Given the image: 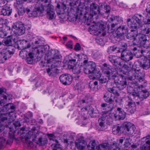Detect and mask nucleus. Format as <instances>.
I'll return each instance as SVG.
<instances>
[{"label": "nucleus", "instance_id": "nucleus-1", "mask_svg": "<svg viewBox=\"0 0 150 150\" xmlns=\"http://www.w3.org/2000/svg\"><path fill=\"white\" fill-rule=\"evenodd\" d=\"M76 10L77 12L74 14L76 19L81 20L83 18L85 20L84 23L88 25H90L94 16L97 13L102 14L98 5L93 3L90 5V11L88 12H86V9L81 7L76 8Z\"/></svg>", "mask_w": 150, "mask_h": 150}, {"label": "nucleus", "instance_id": "nucleus-2", "mask_svg": "<svg viewBox=\"0 0 150 150\" xmlns=\"http://www.w3.org/2000/svg\"><path fill=\"white\" fill-rule=\"evenodd\" d=\"M7 100V97L6 95H3L0 99V134L4 129L3 124L4 121L7 120L9 114L15 110V108L12 104L4 105Z\"/></svg>", "mask_w": 150, "mask_h": 150}, {"label": "nucleus", "instance_id": "nucleus-3", "mask_svg": "<svg viewBox=\"0 0 150 150\" xmlns=\"http://www.w3.org/2000/svg\"><path fill=\"white\" fill-rule=\"evenodd\" d=\"M141 88L142 87L139 85L137 82L136 83L129 82L127 86V91L129 93L130 96L133 97V99L139 98L142 101L148 97L149 93L146 90H142L140 92Z\"/></svg>", "mask_w": 150, "mask_h": 150}, {"label": "nucleus", "instance_id": "nucleus-4", "mask_svg": "<svg viewBox=\"0 0 150 150\" xmlns=\"http://www.w3.org/2000/svg\"><path fill=\"white\" fill-rule=\"evenodd\" d=\"M25 128L23 127L20 129V131H22L23 133L22 134V137L25 139L24 143L27 144L28 146H32L33 145V142L30 141V140L34 142H35L39 144L40 146H44L47 143V140L45 138H42V137L40 138L38 141L36 139V136L34 132H33L29 131L27 133H25L24 132Z\"/></svg>", "mask_w": 150, "mask_h": 150}, {"label": "nucleus", "instance_id": "nucleus-5", "mask_svg": "<svg viewBox=\"0 0 150 150\" xmlns=\"http://www.w3.org/2000/svg\"><path fill=\"white\" fill-rule=\"evenodd\" d=\"M134 124L130 122H125L120 126L119 125L115 126L112 129L113 133L115 135H120L122 133L125 134L131 135L135 130Z\"/></svg>", "mask_w": 150, "mask_h": 150}, {"label": "nucleus", "instance_id": "nucleus-6", "mask_svg": "<svg viewBox=\"0 0 150 150\" xmlns=\"http://www.w3.org/2000/svg\"><path fill=\"white\" fill-rule=\"evenodd\" d=\"M144 20V17L142 15L136 13L131 19H127V25L132 29L138 30L143 24Z\"/></svg>", "mask_w": 150, "mask_h": 150}, {"label": "nucleus", "instance_id": "nucleus-7", "mask_svg": "<svg viewBox=\"0 0 150 150\" xmlns=\"http://www.w3.org/2000/svg\"><path fill=\"white\" fill-rule=\"evenodd\" d=\"M63 3H59L56 7L57 13L59 15L68 13L69 14L73 12V4L71 0H63Z\"/></svg>", "mask_w": 150, "mask_h": 150}, {"label": "nucleus", "instance_id": "nucleus-8", "mask_svg": "<svg viewBox=\"0 0 150 150\" xmlns=\"http://www.w3.org/2000/svg\"><path fill=\"white\" fill-rule=\"evenodd\" d=\"M108 105L105 110L102 112V116L98 120L100 130L103 131L105 129V122L110 117L109 112L112 111L113 108V105Z\"/></svg>", "mask_w": 150, "mask_h": 150}, {"label": "nucleus", "instance_id": "nucleus-9", "mask_svg": "<svg viewBox=\"0 0 150 150\" xmlns=\"http://www.w3.org/2000/svg\"><path fill=\"white\" fill-rule=\"evenodd\" d=\"M81 59L84 64L83 66V71L86 74H93L96 69V64L93 62H87L88 58L87 56L83 55Z\"/></svg>", "mask_w": 150, "mask_h": 150}, {"label": "nucleus", "instance_id": "nucleus-10", "mask_svg": "<svg viewBox=\"0 0 150 150\" xmlns=\"http://www.w3.org/2000/svg\"><path fill=\"white\" fill-rule=\"evenodd\" d=\"M15 47L12 45L8 46L3 52H0V63H3L11 57L14 53Z\"/></svg>", "mask_w": 150, "mask_h": 150}, {"label": "nucleus", "instance_id": "nucleus-11", "mask_svg": "<svg viewBox=\"0 0 150 150\" xmlns=\"http://www.w3.org/2000/svg\"><path fill=\"white\" fill-rule=\"evenodd\" d=\"M44 5L42 4H40V1H38L36 4L35 9V10L33 11H30V9L26 8L25 9L26 13L28 14L29 17H37L38 16V12L40 13H43L45 10Z\"/></svg>", "mask_w": 150, "mask_h": 150}, {"label": "nucleus", "instance_id": "nucleus-12", "mask_svg": "<svg viewBox=\"0 0 150 150\" xmlns=\"http://www.w3.org/2000/svg\"><path fill=\"white\" fill-rule=\"evenodd\" d=\"M60 58L59 52L57 50L52 49L48 51L45 54V59L47 63H55L54 60Z\"/></svg>", "mask_w": 150, "mask_h": 150}, {"label": "nucleus", "instance_id": "nucleus-13", "mask_svg": "<svg viewBox=\"0 0 150 150\" xmlns=\"http://www.w3.org/2000/svg\"><path fill=\"white\" fill-rule=\"evenodd\" d=\"M134 72L133 76L137 81L134 82L133 81L131 82L136 83L137 82L139 85H140L141 87H145L146 86V83L144 79V73L141 72L140 71H133Z\"/></svg>", "mask_w": 150, "mask_h": 150}, {"label": "nucleus", "instance_id": "nucleus-14", "mask_svg": "<svg viewBox=\"0 0 150 150\" xmlns=\"http://www.w3.org/2000/svg\"><path fill=\"white\" fill-rule=\"evenodd\" d=\"M54 62H48L44 63L42 65L43 67L46 66V70L49 75L52 77L58 73L57 67L55 64L56 63Z\"/></svg>", "mask_w": 150, "mask_h": 150}, {"label": "nucleus", "instance_id": "nucleus-15", "mask_svg": "<svg viewBox=\"0 0 150 150\" xmlns=\"http://www.w3.org/2000/svg\"><path fill=\"white\" fill-rule=\"evenodd\" d=\"M15 34L18 35H21L25 32V28L22 23L20 22L14 23L12 26Z\"/></svg>", "mask_w": 150, "mask_h": 150}, {"label": "nucleus", "instance_id": "nucleus-16", "mask_svg": "<svg viewBox=\"0 0 150 150\" xmlns=\"http://www.w3.org/2000/svg\"><path fill=\"white\" fill-rule=\"evenodd\" d=\"M127 98L128 100H126L125 109H126L127 111L128 112L133 114L136 109L135 103L132 100L133 97H131L129 96Z\"/></svg>", "mask_w": 150, "mask_h": 150}, {"label": "nucleus", "instance_id": "nucleus-17", "mask_svg": "<svg viewBox=\"0 0 150 150\" xmlns=\"http://www.w3.org/2000/svg\"><path fill=\"white\" fill-rule=\"evenodd\" d=\"M19 55L23 57L26 56V60L28 64H33L35 62V59L34 57V54L32 52H28L27 50H24L20 51Z\"/></svg>", "mask_w": 150, "mask_h": 150}, {"label": "nucleus", "instance_id": "nucleus-18", "mask_svg": "<svg viewBox=\"0 0 150 150\" xmlns=\"http://www.w3.org/2000/svg\"><path fill=\"white\" fill-rule=\"evenodd\" d=\"M104 25L100 23L98 25L94 24L91 26L89 28V31L95 35H98L103 31L104 28Z\"/></svg>", "mask_w": 150, "mask_h": 150}, {"label": "nucleus", "instance_id": "nucleus-19", "mask_svg": "<svg viewBox=\"0 0 150 150\" xmlns=\"http://www.w3.org/2000/svg\"><path fill=\"white\" fill-rule=\"evenodd\" d=\"M13 42L17 44V48L19 50H26L27 49L30 47V45L28 41L24 39L17 40L14 38Z\"/></svg>", "mask_w": 150, "mask_h": 150}, {"label": "nucleus", "instance_id": "nucleus-20", "mask_svg": "<svg viewBox=\"0 0 150 150\" xmlns=\"http://www.w3.org/2000/svg\"><path fill=\"white\" fill-rule=\"evenodd\" d=\"M112 116L116 120H122L125 117L126 113L122 108H118L117 111L112 113Z\"/></svg>", "mask_w": 150, "mask_h": 150}, {"label": "nucleus", "instance_id": "nucleus-21", "mask_svg": "<svg viewBox=\"0 0 150 150\" xmlns=\"http://www.w3.org/2000/svg\"><path fill=\"white\" fill-rule=\"evenodd\" d=\"M109 61L114 65L118 68L123 66L122 62L120 57L114 55H110L108 57Z\"/></svg>", "mask_w": 150, "mask_h": 150}, {"label": "nucleus", "instance_id": "nucleus-22", "mask_svg": "<svg viewBox=\"0 0 150 150\" xmlns=\"http://www.w3.org/2000/svg\"><path fill=\"white\" fill-rule=\"evenodd\" d=\"M103 68L104 73L108 76H111L112 77L116 71L115 68L106 63H104L103 65Z\"/></svg>", "mask_w": 150, "mask_h": 150}, {"label": "nucleus", "instance_id": "nucleus-23", "mask_svg": "<svg viewBox=\"0 0 150 150\" xmlns=\"http://www.w3.org/2000/svg\"><path fill=\"white\" fill-rule=\"evenodd\" d=\"M60 82L63 84L69 85L72 81V77L71 75L68 74L61 75L59 77Z\"/></svg>", "mask_w": 150, "mask_h": 150}, {"label": "nucleus", "instance_id": "nucleus-24", "mask_svg": "<svg viewBox=\"0 0 150 150\" xmlns=\"http://www.w3.org/2000/svg\"><path fill=\"white\" fill-rule=\"evenodd\" d=\"M142 141L143 142H145L144 145L139 148L136 147H133V150H150V139L145 137L142 139Z\"/></svg>", "mask_w": 150, "mask_h": 150}, {"label": "nucleus", "instance_id": "nucleus-25", "mask_svg": "<svg viewBox=\"0 0 150 150\" xmlns=\"http://www.w3.org/2000/svg\"><path fill=\"white\" fill-rule=\"evenodd\" d=\"M44 7H45V9L47 8V17L50 20L54 19L56 15L54 11L53 6L49 4L47 6L44 5Z\"/></svg>", "mask_w": 150, "mask_h": 150}, {"label": "nucleus", "instance_id": "nucleus-26", "mask_svg": "<svg viewBox=\"0 0 150 150\" xmlns=\"http://www.w3.org/2000/svg\"><path fill=\"white\" fill-rule=\"evenodd\" d=\"M121 59L125 62L129 61L132 60L133 57V54L131 51L129 50H125L121 54Z\"/></svg>", "mask_w": 150, "mask_h": 150}, {"label": "nucleus", "instance_id": "nucleus-27", "mask_svg": "<svg viewBox=\"0 0 150 150\" xmlns=\"http://www.w3.org/2000/svg\"><path fill=\"white\" fill-rule=\"evenodd\" d=\"M128 30L126 25L119 26L115 31V33L117 37L120 38L123 34L127 33Z\"/></svg>", "mask_w": 150, "mask_h": 150}, {"label": "nucleus", "instance_id": "nucleus-28", "mask_svg": "<svg viewBox=\"0 0 150 150\" xmlns=\"http://www.w3.org/2000/svg\"><path fill=\"white\" fill-rule=\"evenodd\" d=\"M11 33L10 28L6 25L3 26L0 28V37L4 38Z\"/></svg>", "mask_w": 150, "mask_h": 150}, {"label": "nucleus", "instance_id": "nucleus-29", "mask_svg": "<svg viewBox=\"0 0 150 150\" xmlns=\"http://www.w3.org/2000/svg\"><path fill=\"white\" fill-rule=\"evenodd\" d=\"M141 64V68L145 69H148L150 66V59H148L146 57L139 59Z\"/></svg>", "mask_w": 150, "mask_h": 150}, {"label": "nucleus", "instance_id": "nucleus-30", "mask_svg": "<svg viewBox=\"0 0 150 150\" xmlns=\"http://www.w3.org/2000/svg\"><path fill=\"white\" fill-rule=\"evenodd\" d=\"M117 75V72H116L112 77V79H114L115 83L120 82L121 83L126 82V78L124 75L122 74H119L118 76Z\"/></svg>", "mask_w": 150, "mask_h": 150}, {"label": "nucleus", "instance_id": "nucleus-31", "mask_svg": "<svg viewBox=\"0 0 150 150\" xmlns=\"http://www.w3.org/2000/svg\"><path fill=\"white\" fill-rule=\"evenodd\" d=\"M75 146L79 150H83L85 147L86 142L83 139H78L75 143Z\"/></svg>", "mask_w": 150, "mask_h": 150}, {"label": "nucleus", "instance_id": "nucleus-32", "mask_svg": "<svg viewBox=\"0 0 150 150\" xmlns=\"http://www.w3.org/2000/svg\"><path fill=\"white\" fill-rule=\"evenodd\" d=\"M15 37L17 38V37L15 35H8L6 39L3 40L1 42V45H3L6 46L7 47L10 46V45H12V41H13V39L14 38H15Z\"/></svg>", "mask_w": 150, "mask_h": 150}, {"label": "nucleus", "instance_id": "nucleus-33", "mask_svg": "<svg viewBox=\"0 0 150 150\" xmlns=\"http://www.w3.org/2000/svg\"><path fill=\"white\" fill-rule=\"evenodd\" d=\"M70 69H72V71L73 73L75 74H80L81 72V70L83 71V65H71L69 66Z\"/></svg>", "mask_w": 150, "mask_h": 150}, {"label": "nucleus", "instance_id": "nucleus-34", "mask_svg": "<svg viewBox=\"0 0 150 150\" xmlns=\"http://www.w3.org/2000/svg\"><path fill=\"white\" fill-rule=\"evenodd\" d=\"M1 11V15L4 16H9L11 15L12 13V9L9 6L6 5L5 4L2 6Z\"/></svg>", "mask_w": 150, "mask_h": 150}, {"label": "nucleus", "instance_id": "nucleus-35", "mask_svg": "<svg viewBox=\"0 0 150 150\" xmlns=\"http://www.w3.org/2000/svg\"><path fill=\"white\" fill-rule=\"evenodd\" d=\"M137 38L139 39V42L141 45H144L147 41L146 35L144 34H142L139 31L137 36Z\"/></svg>", "mask_w": 150, "mask_h": 150}, {"label": "nucleus", "instance_id": "nucleus-36", "mask_svg": "<svg viewBox=\"0 0 150 150\" xmlns=\"http://www.w3.org/2000/svg\"><path fill=\"white\" fill-rule=\"evenodd\" d=\"M135 29H133L131 30V32L128 33L126 37L129 40H133L134 39L135 37H137V36L139 33L138 32V30Z\"/></svg>", "mask_w": 150, "mask_h": 150}, {"label": "nucleus", "instance_id": "nucleus-37", "mask_svg": "<svg viewBox=\"0 0 150 150\" xmlns=\"http://www.w3.org/2000/svg\"><path fill=\"white\" fill-rule=\"evenodd\" d=\"M112 148L110 149V150H119L120 148L117 146V144H114L112 145ZM100 150H106L107 148H108V147L107 146V144L106 143H103L100 145ZM108 150H109V149Z\"/></svg>", "mask_w": 150, "mask_h": 150}, {"label": "nucleus", "instance_id": "nucleus-38", "mask_svg": "<svg viewBox=\"0 0 150 150\" xmlns=\"http://www.w3.org/2000/svg\"><path fill=\"white\" fill-rule=\"evenodd\" d=\"M88 148L90 150H100V146H97L95 140L91 141L88 146Z\"/></svg>", "mask_w": 150, "mask_h": 150}, {"label": "nucleus", "instance_id": "nucleus-39", "mask_svg": "<svg viewBox=\"0 0 150 150\" xmlns=\"http://www.w3.org/2000/svg\"><path fill=\"white\" fill-rule=\"evenodd\" d=\"M138 50L141 52V54H142V55L144 56L150 51V47L149 46L145 45H142L139 47V50Z\"/></svg>", "mask_w": 150, "mask_h": 150}, {"label": "nucleus", "instance_id": "nucleus-40", "mask_svg": "<svg viewBox=\"0 0 150 150\" xmlns=\"http://www.w3.org/2000/svg\"><path fill=\"white\" fill-rule=\"evenodd\" d=\"M140 67H141V64L139 59L134 63L132 66V70L130 71L129 72L133 71H140Z\"/></svg>", "mask_w": 150, "mask_h": 150}, {"label": "nucleus", "instance_id": "nucleus-41", "mask_svg": "<svg viewBox=\"0 0 150 150\" xmlns=\"http://www.w3.org/2000/svg\"><path fill=\"white\" fill-rule=\"evenodd\" d=\"M98 82L97 81H92L90 82L89 83V86L91 90L93 91H97L98 88Z\"/></svg>", "mask_w": 150, "mask_h": 150}, {"label": "nucleus", "instance_id": "nucleus-42", "mask_svg": "<svg viewBox=\"0 0 150 150\" xmlns=\"http://www.w3.org/2000/svg\"><path fill=\"white\" fill-rule=\"evenodd\" d=\"M120 47L118 48H117V52H121L122 53L125 50H127V45L126 43L121 42L119 43Z\"/></svg>", "mask_w": 150, "mask_h": 150}, {"label": "nucleus", "instance_id": "nucleus-43", "mask_svg": "<svg viewBox=\"0 0 150 150\" xmlns=\"http://www.w3.org/2000/svg\"><path fill=\"white\" fill-rule=\"evenodd\" d=\"M43 46L39 47L37 50L36 53L39 55H40L41 56H42L47 51V48Z\"/></svg>", "mask_w": 150, "mask_h": 150}, {"label": "nucleus", "instance_id": "nucleus-44", "mask_svg": "<svg viewBox=\"0 0 150 150\" xmlns=\"http://www.w3.org/2000/svg\"><path fill=\"white\" fill-rule=\"evenodd\" d=\"M111 76L107 75H102L98 79L99 83L103 84L107 83L109 79L110 78Z\"/></svg>", "mask_w": 150, "mask_h": 150}, {"label": "nucleus", "instance_id": "nucleus-45", "mask_svg": "<svg viewBox=\"0 0 150 150\" xmlns=\"http://www.w3.org/2000/svg\"><path fill=\"white\" fill-rule=\"evenodd\" d=\"M112 97H110L107 93H105L103 96V98L104 100L107 103H109V104H113L114 100L112 99Z\"/></svg>", "mask_w": 150, "mask_h": 150}, {"label": "nucleus", "instance_id": "nucleus-46", "mask_svg": "<svg viewBox=\"0 0 150 150\" xmlns=\"http://www.w3.org/2000/svg\"><path fill=\"white\" fill-rule=\"evenodd\" d=\"M69 62L68 64L69 65V67L71 66V65H75V64L76 62V59L74 57V54H70L69 55Z\"/></svg>", "mask_w": 150, "mask_h": 150}, {"label": "nucleus", "instance_id": "nucleus-47", "mask_svg": "<svg viewBox=\"0 0 150 150\" xmlns=\"http://www.w3.org/2000/svg\"><path fill=\"white\" fill-rule=\"evenodd\" d=\"M141 28H140L138 29L139 30H141V31L140 32L141 33H143L148 34L150 33V28L146 26H145L143 24Z\"/></svg>", "mask_w": 150, "mask_h": 150}, {"label": "nucleus", "instance_id": "nucleus-48", "mask_svg": "<svg viewBox=\"0 0 150 150\" xmlns=\"http://www.w3.org/2000/svg\"><path fill=\"white\" fill-rule=\"evenodd\" d=\"M110 20L112 21L115 22L117 23V25L122 23L123 20L122 18L119 16H114L110 18Z\"/></svg>", "mask_w": 150, "mask_h": 150}, {"label": "nucleus", "instance_id": "nucleus-49", "mask_svg": "<svg viewBox=\"0 0 150 150\" xmlns=\"http://www.w3.org/2000/svg\"><path fill=\"white\" fill-rule=\"evenodd\" d=\"M116 85V87L119 90H121L124 89L127 86V82L117 83H115Z\"/></svg>", "mask_w": 150, "mask_h": 150}, {"label": "nucleus", "instance_id": "nucleus-50", "mask_svg": "<svg viewBox=\"0 0 150 150\" xmlns=\"http://www.w3.org/2000/svg\"><path fill=\"white\" fill-rule=\"evenodd\" d=\"M59 142L58 141L57 143H56L53 142L51 145V147L52 150H60V145L58 144Z\"/></svg>", "mask_w": 150, "mask_h": 150}, {"label": "nucleus", "instance_id": "nucleus-51", "mask_svg": "<svg viewBox=\"0 0 150 150\" xmlns=\"http://www.w3.org/2000/svg\"><path fill=\"white\" fill-rule=\"evenodd\" d=\"M87 111L89 115L92 117H94L95 115H94V109L92 106L89 105L88 106Z\"/></svg>", "mask_w": 150, "mask_h": 150}, {"label": "nucleus", "instance_id": "nucleus-52", "mask_svg": "<svg viewBox=\"0 0 150 150\" xmlns=\"http://www.w3.org/2000/svg\"><path fill=\"white\" fill-rule=\"evenodd\" d=\"M17 7L18 10V14L20 16L23 15L25 12H26L25 9L22 6L20 7L19 6H17Z\"/></svg>", "mask_w": 150, "mask_h": 150}, {"label": "nucleus", "instance_id": "nucleus-53", "mask_svg": "<svg viewBox=\"0 0 150 150\" xmlns=\"http://www.w3.org/2000/svg\"><path fill=\"white\" fill-rule=\"evenodd\" d=\"M48 138L50 140V142L52 143L53 142L57 143L58 142V140L56 139V138L54 137V135L52 134H48Z\"/></svg>", "mask_w": 150, "mask_h": 150}, {"label": "nucleus", "instance_id": "nucleus-54", "mask_svg": "<svg viewBox=\"0 0 150 150\" xmlns=\"http://www.w3.org/2000/svg\"><path fill=\"white\" fill-rule=\"evenodd\" d=\"M93 74L94 77L96 79H99L103 75L101 73L100 71L97 70V69L93 73Z\"/></svg>", "mask_w": 150, "mask_h": 150}, {"label": "nucleus", "instance_id": "nucleus-55", "mask_svg": "<svg viewBox=\"0 0 150 150\" xmlns=\"http://www.w3.org/2000/svg\"><path fill=\"white\" fill-rule=\"evenodd\" d=\"M117 47L115 45H113L109 47L107 51L108 53H110L115 52L116 50L117 51Z\"/></svg>", "mask_w": 150, "mask_h": 150}, {"label": "nucleus", "instance_id": "nucleus-56", "mask_svg": "<svg viewBox=\"0 0 150 150\" xmlns=\"http://www.w3.org/2000/svg\"><path fill=\"white\" fill-rule=\"evenodd\" d=\"M108 90L110 93H112L114 94L117 95L118 94L117 91L116 89V88L114 87L112 88H108Z\"/></svg>", "mask_w": 150, "mask_h": 150}, {"label": "nucleus", "instance_id": "nucleus-57", "mask_svg": "<svg viewBox=\"0 0 150 150\" xmlns=\"http://www.w3.org/2000/svg\"><path fill=\"white\" fill-rule=\"evenodd\" d=\"M139 50V49H138V50ZM134 56L137 58H139L142 55V54H141V52H139L138 50L135 52H134Z\"/></svg>", "mask_w": 150, "mask_h": 150}, {"label": "nucleus", "instance_id": "nucleus-58", "mask_svg": "<svg viewBox=\"0 0 150 150\" xmlns=\"http://www.w3.org/2000/svg\"><path fill=\"white\" fill-rule=\"evenodd\" d=\"M6 140L3 138H0V148H1L4 146V144H5Z\"/></svg>", "mask_w": 150, "mask_h": 150}, {"label": "nucleus", "instance_id": "nucleus-59", "mask_svg": "<svg viewBox=\"0 0 150 150\" xmlns=\"http://www.w3.org/2000/svg\"><path fill=\"white\" fill-rule=\"evenodd\" d=\"M81 2V0H73V6H76L77 7V5H78V6L79 5V4Z\"/></svg>", "mask_w": 150, "mask_h": 150}, {"label": "nucleus", "instance_id": "nucleus-60", "mask_svg": "<svg viewBox=\"0 0 150 150\" xmlns=\"http://www.w3.org/2000/svg\"><path fill=\"white\" fill-rule=\"evenodd\" d=\"M13 125L15 129H16L17 127H19L21 126L20 123L18 121L14 122L13 123Z\"/></svg>", "mask_w": 150, "mask_h": 150}, {"label": "nucleus", "instance_id": "nucleus-61", "mask_svg": "<svg viewBox=\"0 0 150 150\" xmlns=\"http://www.w3.org/2000/svg\"><path fill=\"white\" fill-rule=\"evenodd\" d=\"M72 41H69L66 45V46L67 48L71 49L72 48Z\"/></svg>", "mask_w": 150, "mask_h": 150}, {"label": "nucleus", "instance_id": "nucleus-62", "mask_svg": "<svg viewBox=\"0 0 150 150\" xmlns=\"http://www.w3.org/2000/svg\"><path fill=\"white\" fill-rule=\"evenodd\" d=\"M81 47L79 43H76L74 49L75 50H79L81 49Z\"/></svg>", "mask_w": 150, "mask_h": 150}, {"label": "nucleus", "instance_id": "nucleus-63", "mask_svg": "<svg viewBox=\"0 0 150 150\" xmlns=\"http://www.w3.org/2000/svg\"><path fill=\"white\" fill-rule=\"evenodd\" d=\"M104 9L106 10L105 12L107 13H109L110 11V7L109 6H106L104 7Z\"/></svg>", "mask_w": 150, "mask_h": 150}, {"label": "nucleus", "instance_id": "nucleus-64", "mask_svg": "<svg viewBox=\"0 0 150 150\" xmlns=\"http://www.w3.org/2000/svg\"><path fill=\"white\" fill-rule=\"evenodd\" d=\"M146 10L147 12L150 13V2L147 4Z\"/></svg>", "mask_w": 150, "mask_h": 150}]
</instances>
